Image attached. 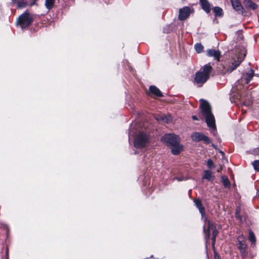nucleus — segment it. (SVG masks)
Listing matches in <instances>:
<instances>
[{
    "mask_svg": "<svg viewBox=\"0 0 259 259\" xmlns=\"http://www.w3.org/2000/svg\"><path fill=\"white\" fill-rule=\"evenodd\" d=\"M200 102V108L201 109L200 115L201 118L205 119L207 126L210 128H211V133L213 135H215L217 133L215 119L211 112L210 106L207 101L203 99H201Z\"/></svg>",
    "mask_w": 259,
    "mask_h": 259,
    "instance_id": "1",
    "label": "nucleus"
},
{
    "mask_svg": "<svg viewBox=\"0 0 259 259\" xmlns=\"http://www.w3.org/2000/svg\"><path fill=\"white\" fill-rule=\"evenodd\" d=\"M161 140L171 149V153L174 155H178L183 150V146L180 144V139L175 134H166Z\"/></svg>",
    "mask_w": 259,
    "mask_h": 259,
    "instance_id": "2",
    "label": "nucleus"
},
{
    "mask_svg": "<svg viewBox=\"0 0 259 259\" xmlns=\"http://www.w3.org/2000/svg\"><path fill=\"white\" fill-rule=\"evenodd\" d=\"M212 70L210 63L204 65L199 71L196 73L194 82L198 87L202 86L209 78L210 74Z\"/></svg>",
    "mask_w": 259,
    "mask_h": 259,
    "instance_id": "3",
    "label": "nucleus"
},
{
    "mask_svg": "<svg viewBox=\"0 0 259 259\" xmlns=\"http://www.w3.org/2000/svg\"><path fill=\"white\" fill-rule=\"evenodd\" d=\"M148 142V135L144 132H140L137 135L135 139V147L137 148H143L147 145Z\"/></svg>",
    "mask_w": 259,
    "mask_h": 259,
    "instance_id": "4",
    "label": "nucleus"
},
{
    "mask_svg": "<svg viewBox=\"0 0 259 259\" xmlns=\"http://www.w3.org/2000/svg\"><path fill=\"white\" fill-rule=\"evenodd\" d=\"M33 20V18L32 16L27 12H25L19 17L17 20V23L22 29H23L30 25Z\"/></svg>",
    "mask_w": 259,
    "mask_h": 259,
    "instance_id": "5",
    "label": "nucleus"
},
{
    "mask_svg": "<svg viewBox=\"0 0 259 259\" xmlns=\"http://www.w3.org/2000/svg\"><path fill=\"white\" fill-rule=\"evenodd\" d=\"M241 60L239 59L237 60H233L229 64H226L225 66H223V69L221 70L222 73L225 74L226 73H230L240 65Z\"/></svg>",
    "mask_w": 259,
    "mask_h": 259,
    "instance_id": "6",
    "label": "nucleus"
},
{
    "mask_svg": "<svg viewBox=\"0 0 259 259\" xmlns=\"http://www.w3.org/2000/svg\"><path fill=\"white\" fill-rule=\"evenodd\" d=\"M191 137L192 140L195 142H198L200 141H202L204 142V143L207 144L211 143V141L209 139V138L201 133H193L192 134Z\"/></svg>",
    "mask_w": 259,
    "mask_h": 259,
    "instance_id": "7",
    "label": "nucleus"
},
{
    "mask_svg": "<svg viewBox=\"0 0 259 259\" xmlns=\"http://www.w3.org/2000/svg\"><path fill=\"white\" fill-rule=\"evenodd\" d=\"M211 232H212V236L216 237L218 234V232L216 229L215 225L213 223H211L209 221H208L207 229L206 230L205 229V226L204 227V232L206 239L209 238Z\"/></svg>",
    "mask_w": 259,
    "mask_h": 259,
    "instance_id": "8",
    "label": "nucleus"
},
{
    "mask_svg": "<svg viewBox=\"0 0 259 259\" xmlns=\"http://www.w3.org/2000/svg\"><path fill=\"white\" fill-rule=\"evenodd\" d=\"M191 13V9L189 7H184L182 9H180L179 19L183 21L186 20L190 15Z\"/></svg>",
    "mask_w": 259,
    "mask_h": 259,
    "instance_id": "9",
    "label": "nucleus"
},
{
    "mask_svg": "<svg viewBox=\"0 0 259 259\" xmlns=\"http://www.w3.org/2000/svg\"><path fill=\"white\" fill-rule=\"evenodd\" d=\"M155 119L163 123H168L172 121V117L170 115L158 114L155 116Z\"/></svg>",
    "mask_w": 259,
    "mask_h": 259,
    "instance_id": "10",
    "label": "nucleus"
},
{
    "mask_svg": "<svg viewBox=\"0 0 259 259\" xmlns=\"http://www.w3.org/2000/svg\"><path fill=\"white\" fill-rule=\"evenodd\" d=\"M243 6L247 10H254L258 7L257 5L254 3L251 0H244L243 2Z\"/></svg>",
    "mask_w": 259,
    "mask_h": 259,
    "instance_id": "11",
    "label": "nucleus"
},
{
    "mask_svg": "<svg viewBox=\"0 0 259 259\" xmlns=\"http://www.w3.org/2000/svg\"><path fill=\"white\" fill-rule=\"evenodd\" d=\"M207 55L209 57H213L215 60L219 61L221 53L219 50L209 49L207 51Z\"/></svg>",
    "mask_w": 259,
    "mask_h": 259,
    "instance_id": "12",
    "label": "nucleus"
},
{
    "mask_svg": "<svg viewBox=\"0 0 259 259\" xmlns=\"http://www.w3.org/2000/svg\"><path fill=\"white\" fill-rule=\"evenodd\" d=\"M233 8L239 13L243 12V7L239 0H231Z\"/></svg>",
    "mask_w": 259,
    "mask_h": 259,
    "instance_id": "13",
    "label": "nucleus"
},
{
    "mask_svg": "<svg viewBox=\"0 0 259 259\" xmlns=\"http://www.w3.org/2000/svg\"><path fill=\"white\" fill-rule=\"evenodd\" d=\"M195 206L198 208L201 216L203 218L205 215L204 208L202 206L201 200L199 199H196L194 200Z\"/></svg>",
    "mask_w": 259,
    "mask_h": 259,
    "instance_id": "14",
    "label": "nucleus"
},
{
    "mask_svg": "<svg viewBox=\"0 0 259 259\" xmlns=\"http://www.w3.org/2000/svg\"><path fill=\"white\" fill-rule=\"evenodd\" d=\"M200 3L202 9L207 13L210 12V4L207 0H200Z\"/></svg>",
    "mask_w": 259,
    "mask_h": 259,
    "instance_id": "15",
    "label": "nucleus"
},
{
    "mask_svg": "<svg viewBox=\"0 0 259 259\" xmlns=\"http://www.w3.org/2000/svg\"><path fill=\"white\" fill-rule=\"evenodd\" d=\"M149 91L151 94L155 95L157 97H161L163 96V95L160 91L155 86L151 85L149 87Z\"/></svg>",
    "mask_w": 259,
    "mask_h": 259,
    "instance_id": "16",
    "label": "nucleus"
},
{
    "mask_svg": "<svg viewBox=\"0 0 259 259\" xmlns=\"http://www.w3.org/2000/svg\"><path fill=\"white\" fill-rule=\"evenodd\" d=\"M204 175L203 179L207 180L209 181H212L214 179V176L213 172L208 170H205L204 171Z\"/></svg>",
    "mask_w": 259,
    "mask_h": 259,
    "instance_id": "17",
    "label": "nucleus"
},
{
    "mask_svg": "<svg viewBox=\"0 0 259 259\" xmlns=\"http://www.w3.org/2000/svg\"><path fill=\"white\" fill-rule=\"evenodd\" d=\"M254 75V71L253 70H250L248 72L246 73L244 75V79L246 83H248Z\"/></svg>",
    "mask_w": 259,
    "mask_h": 259,
    "instance_id": "18",
    "label": "nucleus"
},
{
    "mask_svg": "<svg viewBox=\"0 0 259 259\" xmlns=\"http://www.w3.org/2000/svg\"><path fill=\"white\" fill-rule=\"evenodd\" d=\"M55 0H45V7L48 10H51L54 5Z\"/></svg>",
    "mask_w": 259,
    "mask_h": 259,
    "instance_id": "19",
    "label": "nucleus"
},
{
    "mask_svg": "<svg viewBox=\"0 0 259 259\" xmlns=\"http://www.w3.org/2000/svg\"><path fill=\"white\" fill-rule=\"evenodd\" d=\"M241 211V207L240 206H238L235 210V216L236 219L239 221L240 222H242L243 221L242 216L240 214Z\"/></svg>",
    "mask_w": 259,
    "mask_h": 259,
    "instance_id": "20",
    "label": "nucleus"
},
{
    "mask_svg": "<svg viewBox=\"0 0 259 259\" xmlns=\"http://www.w3.org/2000/svg\"><path fill=\"white\" fill-rule=\"evenodd\" d=\"M213 11L216 17H221L223 16V10L219 7H215L213 8Z\"/></svg>",
    "mask_w": 259,
    "mask_h": 259,
    "instance_id": "21",
    "label": "nucleus"
},
{
    "mask_svg": "<svg viewBox=\"0 0 259 259\" xmlns=\"http://www.w3.org/2000/svg\"><path fill=\"white\" fill-rule=\"evenodd\" d=\"M248 239L250 242H251L252 244H253L254 245L255 244L256 239L255 235L253 232L250 230L249 231Z\"/></svg>",
    "mask_w": 259,
    "mask_h": 259,
    "instance_id": "22",
    "label": "nucleus"
},
{
    "mask_svg": "<svg viewBox=\"0 0 259 259\" xmlns=\"http://www.w3.org/2000/svg\"><path fill=\"white\" fill-rule=\"evenodd\" d=\"M16 4H17V7L18 8H23L27 6V2L26 0H20L18 2L17 1Z\"/></svg>",
    "mask_w": 259,
    "mask_h": 259,
    "instance_id": "23",
    "label": "nucleus"
},
{
    "mask_svg": "<svg viewBox=\"0 0 259 259\" xmlns=\"http://www.w3.org/2000/svg\"><path fill=\"white\" fill-rule=\"evenodd\" d=\"M195 49L197 53H200L203 51V47L201 44L197 43L195 45Z\"/></svg>",
    "mask_w": 259,
    "mask_h": 259,
    "instance_id": "24",
    "label": "nucleus"
},
{
    "mask_svg": "<svg viewBox=\"0 0 259 259\" xmlns=\"http://www.w3.org/2000/svg\"><path fill=\"white\" fill-rule=\"evenodd\" d=\"M240 251L241 256L243 258H246L247 256V255H248V251L247 250V248H245L244 249H240Z\"/></svg>",
    "mask_w": 259,
    "mask_h": 259,
    "instance_id": "25",
    "label": "nucleus"
},
{
    "mask_svg": "<svg viewBox=\"0 0 259 259\" xmlns=\"http://www.w3.org/2000/svg\"><path fill=\"white\" fill-rule=\"evenodd\" d=\"M252 164L253 166L254 169L257 171H259V160H254Z\"/></svg>",
    "mask_w": 259,
    "mask_h": 259,
    "instance_id": "26",
    "label": "nucleus"
},
{
    "mask_svg": "<svg viewBox=\"0 0 259 259\" xmlns=\"http://www.w3.org/2000/svg\"><path fill=\"white\" fill-rule=\"evenodd\" d=\"M223 184L225 187H228L230 185V182L229 179L226 177H222Z\"/></svg>",
    "mask_w": 259,
    "mask_h": 259,
    "instance_id": "27",
    "label": "nucleus"
},
{
    "mask_svg": "<svg viewBox=\"0 0 259 259\" xmlns=\"http://www.w3.org/2000/svg\"><path fill=\"white\" fill-rule=\"evenodd\" d=\"M238 248L239 249H243L245 248H247V245L244 242L242 241H239V245H238Z\"/></svg>",
    "mask_w": 259,
    "mask_h": 259,
    "instance_id": "28",
    "label": "nucleus"
},
{
    "mask_svg": "<svg viewBox=\"0 0 259 259\" xmlns=\"http://www.w3.org/2000/svg\"><path fill=\"white\" fill-rule=\"evenodd\" d=\"M207 165L210 168L214 166L213 162L211 159H208L207 160Z\"/></svg>",
    "mask_w": 259,
    "mask_h": 259,
    "instance_id": "29",
    "label": "nucleus"
},
{
    "mask_svg": "<svg viewBox=\"0 0 259 259\" xmlns=\"http://www.w3.org/2000/svg\"><path fill=\"white\" fill-rule=\"evenodd\" d=\"M214 259H221L219 255L216 252H214Z\"/></svg>",
    "mask_w": 259,
    "mask_h": 259,
    "instance_id": "30",
    "label": "nucleus"
},
{
    "mask_svg": "<svg viewBox=\"0 0 259 259\" xmlns=\"http://www.w3.org/2000/svg\"><path fill=\"white\" fill-rule=\"evenodd\" d=\"M215 238H216V237H213V236H212V239H212V244H213V245H214V243H215Z\"/></svg>",
    "mask_w": 259,
    "mask_h": 259,
    "instance_id": "31",
    "label": "nucleus"
},
{
    "mask_svg": "<svg viewBox=\"0 0 259 259\" xmlns=\"http://www.w3.org/2000/svg\"><path fill=\"white\" fill-rule=\"evenodd\" d=\"M192 117L193 120H198V118L195 115H193Z\"/></svg>",
    "mask_w": 259,
    "mask_h": 259,
    "instance_id": "32",
    "label": "nucleus"
},
{
    "mask_svg": "<svg viewBox=\"0 0 259 259\" xmlns=\"http://www.w3.org/2000/svg\"><path fill=\"white\" fill-rule=\"evenodd\" d=\"M13 4H16L17 3V0H11Z\"/></svg>",
    "mask_w": 259,
    "mask_h": 259,
    "instance_id": "33",
    "label": "nucleus"
}]
</instances>
